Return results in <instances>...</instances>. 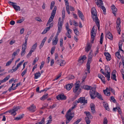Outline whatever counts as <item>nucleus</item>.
<instances>
[{
  "label": "nucleus",
  "mask_w": 124,
  "mask_h": 124,
  "mask_svg": "<svg viewBox=\"0 0 124 124\" xmlns=\"http://www.w3.org/2000/svg\"><path fill=\"white\" fill-rule=\"evenodd\" d=\"M96 97L101 100H103V99L102 97V95L100 93L97 92L96 93Z\"/></svg>",
  "instance_id": "obj_24"
},
{
  "label": "nucleus",
  "mask_w": 124,
  "mask_h": 124,
  "mask_svg": "<svg viewBox=\"0 0 124 124\" xmlns=\"http://www.w3.org/2000/svg\"><path fill=\"white\" fill-rule=\"evenodd\" d=\"M14 59V58H13L12 59H10L9 61H8L6 63V66H8L10 65Z\"/></svg>",
  "instance_id": "obj_39"
},
{
  "label": "nucleus",
  "mask_w": 124,
  "mask_h": 124,
  "mask_svg": "<svg viewBox=\"0 0 124 124\" xmlns=\"http://www.w3.org/2000/svg\"><path fill=\"white\" fill-rule=\"evenodd\" d=\"M95 30L94 26L91 30V38L93 39H94L96 35V32L95 31H94Z\"/></svg>",
  "instance_id": "obj_12"
},
{
  "label": "nucleus",
  "mask_w": 124,
  "mask_h": 124,
  "mask_svg": "<svg viewBox=\"0 0 124 124\" xmlns=\"http://www.w3.org/2000/svg\"><path fill=\"white\" fill-rule=\"evenodd\" d=\"M55 48V46H53L51 48V53L52 55L54 53Z\"/></svg>",
  "instance_id": "obj_50"
},
{
  "label": "nucleus",
  "mask_w": 124,
  "mask_h": 124,
  "mask_svg": "<svg viewBox=\"0 0 124 124\" xmlns=\"http://www.w3.org/2000/svg\"><path fill=\"white\" fill-rule=\"evenodd\" d=\"M106 37L108 39H112L113 38V36L111 33L109 31H107L106 33Z\"/></svg>",
  "instance_id": "obj_17"
},
{
  "label": "nucleus",
  "mask_w": 124,
  "mask_h": 124,
  "mask_svg": "<svg viewBox=\"0 0 124 124\" xmlns=\"http://www.w3.org/2000/svg\"><path fill=\"white\" fill-rule=\"evenodd\" d=\"M86 67L87 69V71L89 73L90 72V64H86Z\"/></svg>",
  "instance_id": "obj_46"
},
{
  "label": "nucleus",
  "mask_w": 124,
  "mask_h": 124,
  "mask_svg": "<svg viewBox=\"0 0 124 124\" xmlns=\"http://www.w3.org/2000/svg\"><path fill=\"white\" fill-rule=\"evenodd\" d=\"M96 1L95 2L96 4L99 7H100L103 10L104 14H106V9L103 6V2L101 0H95Z\"/></svg>",
  "instance_id": "obj_2"
},
{
  "label": "nucleus",
  "mask_w": 124,
  "mask_h": 124,
  "mask_svg": "<svg viewBox=\"0 0 124 124\" xmlns=\"http://www.w3.org/2000/svg\"><path fill=\"white\" fill-rule=\"evenodd\" d=\"M110 69L108 65H106L105 66V72H106L108 74L110 73Z\"/></svg>",
  "instance_id": "obj_22"
},
{
  "label": "nucleus",
  "mask_w": 124,
  "mask_h": 124,
  "mask_svg": "<svg viewBox=\"0 0 124 124\" xmlns=\"http://www.w3.org/2000/svg\"><path fill=\"white\" fill-rule=\"evenodd\" d=\"M27 69H25L24 70V71L21 74V75L23 77V76L27 72Z\"/></svg>",
  "instance_id": "obj_63"
},
{
  "label": "nucleus",
  "mask_w": 124,
  "mask_h": 124,
  "mask_svg": "<svg viewBox=\"0 0 124 124\" xmlns=\"http://www.w3.org/2000/svg\"><path fill=\"white\" fill-rule=\"evenodd\" d=\"M115 55L117 58L119 59L121 57V56L120 55V54L119 52H116V53Z\"/></svg>",
  "instance_id": "obj_52"
},
{
  "label": "nucleus",
  "mask_w": 124,
  "mask_h": 124,
  "mask_svg": "<svg viewBox=\"0 0 124 124\" xmlns=\"http://www.w3.org/2000/svg\"><path fill=\"white\" fill-rule=\"evenodd\" d=\"M80 86V85L78 84H75V87L73 88V92L77 93H78V92H80L78 90Z\"/></svg>",
  "instance_id": "obj_8"
},
{
  "label": "nucleus",
  "mask_w": 124,
  "mask_h": 124,
  "mask_svg": "<svg viewBox=\"0 0 124 124\" xmlns=\"http://www.w3.org/2000/svg\"><path fill=\"white\" fill-rule=\"evenodd\" d=\"M108 121L107 120V118L105 117L104 119V121L103 123V124H107Z\"/></svg>",
  "instance_id": "obj_64"
},
{
  "label": "nucleus",
  "mask_w": 124,
  "mask_h": 124,
  "mask_svg": "<svg viewBox=\"0 0 124 124\" xmlns=\"http://www.w3.org/2000/svg\"><path fill=\"white\" fill-rule=\"evenodd\" d=\"M78 15L82 20H84V17L83 14L79 10H78Z\"/></svg>",
  "instance_id": "obj_19"
},
{
  "label": "nucleus",
  "mask_w": 124,
  "mask_h": 124,
  "mask_svg": "<svg viewBox=\"0 0 124 124\" xmlns=\"http://www.w3.org/2000/svg\"><path fill=\"white\" fill-rule=\"evenodd\" d=\"M57 9V7L56 6H55L54 7L53 10H52L51 14V16L54 17L56 13V11Z\"/></svg>",
  "instance_id": "obj_21"
},
{
  "label": "nucleus",
  "mask_w": 124,
  "mask_h": 124,
  "mask_svg": "<svg viewBox=\"0 0 124 124\" xmlns=\"http://www.w3.org/2000/svg\"><path fill=\"white\" fill-rule=\"evenodd\" d=\"M91 13L92 18L93 21H94L97 26L98 29L99 30L100 27V25L99 24V21L98 18L97 17V12L95 8H93L91 9Z\"/></svg>",
  "instance_id": "obj_1"
},
{
  "label": "nucleus",
  "mask_w": 124,
  "mask_h": 124,
  "mask_svg": "<svg viewBox=\"0 0 124 124\" xmlns=\"http://www.w3.org/2000/svg\"><path fill=\"white\" fill-rule=\"evenodd\" d=\"M41 75V74L39 72H38L34 74V78L36 79L38 78L39 77H40Z\"/></svg>",
  "instance_id": "obj_27"
},
{
  "label": "nucleus",
  "mask_w": 124,
  "mask_h": 124,
  "mask_svg": "<svg viewBox=\"0 0 124 124\" xmlns=\"http://www.w3.org/2000/svg\"><path fill=\"white\" fill-rule=\"evenodd\" d=\"M108 90H109V91H111L114 94H115V90L111 87H109L108 88Z\"/></svg>",
  "instance_id": "obj_45"
},
{
  "label": "nucleus",
  "mask_w": 124,
  "mask_h": 124,
  "mask_svg": "<svg viewBox=\"0 0 124 124\" xmlns=\"http://www.w3.org/2000/svg\"><path fill=\"white\" fill-rule=\"evenodd\" d=\"M38 58H37V57L36 58L34 59V60L33 61V62L32 63V65H34L35 63L36 62L38 61Z\"/></svg>",
  "instance_id": "obj_56"
},
{
  "label": "nucleus",
  "mask_w": 124,
  "mask_h": 124,
  "mask_svg": "<svg viewBox=\"0 0 124 124\" xmlns=\"http://www.w3.org/2000/svg\"><path fill=\"white\" fill-rule=\"evenodd\" d=\"M93 54L92 51H91L89 54L88 59V60L87 61V64H90L91 62V59L92 58V55Z\"/></svg>",
  "instance_id": "obj_13"
},
{
  "label": "nucleus",
  "mask_w": 124,
  "mask_h": 124,
  "mask_svg": "<svg viewBox=\"0 0 124 124\" xmlns=\"http://www.w3.org/2000/svg\"><path fill=\"white\" fill-rule=\"evenodd\" d=\"M86 122L87 124H89L90 123V121L89 120V118H87V117H85V118Z\"/></svg>",
  "instance_id": "obj_54"
},
{
  "label": "nucleus",
  "mask_w": 124,
  "mask_h": 124,
  "mask_svg": "<svg viewBox=\"0 0 124 124\" xmlns=\"http://www.w3.org/2000/svg\"><path fill=\"white\" fill-rule=\"evenodd\" d=\"M117 25L116 26L118 32L119 34H120L121 31V26L120 25L121 23L120 19L119 18H118L116 21Z\"/></svg>",
  "instance_id": "obj_4"
},
{
  "label": "nucleus",
  "mask_w": 124,
  "mask_h": 124,
  "mask_svg": "<svg viewBox=\"0 0 124 124\" xmlns=\"http://www.w3.org/2000/svg\"><path fill=\"white\" fill-rule=\"evenodd\" d=\"M19 109V108L18 107H16L12 110H9L8 112L11 115H13L14 116H15L16 114V111H17Z\"/></svg>",
  "instance_id": "obj_7"
},
{
  "label": "nucleus",
  "mask_w": 124,
  "mask_h": 124,
  "mask_svg": "<svg viewBox=\"0 0 124 124\" xmlns=\"http://www.w3.org/2000/svg\"><path fill=\"white\" fill-rule=\"evenodd\" d=\"M65 62L64 61L62 60V62L60 63V65L62 66H63L65 65Z\"/></svg>",
  "instance_id": "obj_62"
},
{
  "label": "nucleus",
  "mask_w": 124,
  "mask_h": 124,
  "mask_svg": "<svg viewBox=\"0 0 124 124\" xmlns=\"http://www.w3.org/2000/svg\"><path fill=\"white\" fill-rule=\"evenodd\" d=\"M90 107L92 113L93 114L95 112V105L93 103H91L90 105Z\"/></svg>",
  "instance_id": "obj_11"
},
{
  "label": "nucleus",
  "mask_w": 124,
  "mask_h": 124,
  "mask_svg": "<svg viewBox=\"0 0 124 124\" xmlns=\"http://www.w3.org/2000/svg\"><path fill=\"white\" fill-rule=\"evenodd\" d=\"M103 105L104 107L106 110H107L108 111L110 110V109L108 107V104L107 103L104 102L103 103Z\"/></svg>",
  "instance_id": "obj_23"
},
{
  "label": "nucleus",
  "mask_w": 124,
  "mask_h": 124,
  "mask_svg": "<svg viewBox=\"0 0 124 124\" xmlns=\"http://www.w3.org/2000/svg\"><path fill=\"white\" fill-rule=\"evenodd\" d=\"M62 18L63 19L65 17V10L64 8H63L62 11Z\"/></svg>",
  "instance_id": "obj_41"
},
{
  "label": "nucleus",
  "mask_w": 124,
  "mask_h": 124,
  "mask_svg": "<svg viewBox=\"0 0 124 124\" xmlns=\"http://www.w3.org/2000/svg\"><path fill=\"white\" fill-rule=\"evenodd\" d=\"M58 41V39H55L52 42V44L53 45H56Z\"/></svg>",
  "instance_id": "obj_47"
},
{
  "label": "nucleus",
  "mask_w": 124,
  "mask_h": 124,
  "mask_svg": "<svg viewBox=\"0 0 124 124\" xmlns=\"http://www.w3.org/2000/svg\"><path fill=\"white\" fill-rule=\"evenodd\" d=\"M45 118L43 117L40 122L36 123L35 124H45Z\"/></svg>",
  "instance_id": "obj_36"
},
{
  "label": "nucleus",
  "mask_w": 124,
  "mask_h": 124,
  "mask_svg": "<svg viewBox=\"0 0 124 124\" xmlns=\"http://www.w3.org/2000/svg\"><path fill=\"white\" fill-rule=\"evenodd\" d=\"M24 115L23 114H22L20 116H19V117H16L15 118V120H18L21 119L24 116Z\"/></svg>",
  "instance_id": "obj_37"
},
{
  "label": "nucleus",
  "mask_w": 124,
  "mask_h": 124,
  "mask_svg": "<svg viewBox=\"0 0 124 124\" xmlns=\"http://www.w3.org/2000/svg\"><path fill=\"white\" fill-rule=\"evenodd\" d=\"M55 4V2L54 1H52L51 2L50 7V9L51 10H52L53 7Z\"/></svg>",
  "instance_id": "obj_48"
},
{
  "label": "nucleus",
  "mask_w": 124,
  "mask_h": 124,
  "mask_svg": "<svg viewBox=\"0 0 124 124\" xmlns=\"http://www.w3.org/2000/svg\"><path fill=\"white\" fill-rule=\"evenodd\" d=\"M10 77V76L9 75H8L5 78L2 80V81H3V82H6L9 79Z\"/></svg>",
  "instance_id": "obj_44"
},
{
  "label": "nucleus",
  "mask_w": 124,
  "mask_h": 124,
  "mask_svg": "<svg viewBox=\"0 0 124 124\" xmlns=\"http://www.w3.org/2000/svg\"><path fill=\"white\" fill-rule=\"evenodd\" d=\"M116 76L115 74H112L111 75V78L112 79L116 81Z\"/></svg>",
  "instance_id": "obj_40"
},
{
  "label": "nucleus",
  "mask_w": 124,
  "mask_h": 124,
  "mask_svg": "<svg viewBox=\"0 0 124 124\" xmlns=\"http://www.w3.org/2000/svg\"><path fill=\"white\" fill-rule=\"evenodd\" d=\"M77 102L78 103H80L81 104H85L87 103V101L85 100V97H81L78 99Z\"/></svg>",
  "instance_id": "obj_6"
},
{
  "label": "nucleus",
  "mask_w": 124,
  "mask_h": 124,
  "mask_svg": "<svg viewBox=\"0 0 124 124\" xmlns=\"http://www.w3.org/2000/svg\"><path fill=\"white\" fill-rule=\"evenodd\" d=\"M74 31L75 33L77 35H78L79 34V32L78 31L77 29L76 28L74 30Z\"/></svg>",
  "instance_id": "obj_55"
},
{
  "label": "nucleus",
  "mask_w": 124,
  "mask_h": 124,
  "mask_svg": "<svg viewBox=\"0 0 124 124\" xmlns=\"http://www.w3.org/2000/svg\"><path fill=\"white\" fill-rule=\"evenodd\" d=\"M72 117H70L68 116L66 117L67 119L66 121V124H67L72 119Z\"/></svg>",
  "instance_id": "obj_35"
},
{
  "label": "nucleus",
  "mask_w": 124,
  "mask_h": 124,
  "mask_svg": "<svg viewBox=\"0 0 124 124\" xmlns=\"http://www.w3.org/2000/svg\"><path fill=\"white\" fill-rule=\"evenodd\" d=\"M26 48H24L23 46H22V51L21 53V55L22 56H23L25 53V49Z\"/></svg>",
  "instance_id": "obj_29"
},
{
  "label": "nucleus",
  "mask_w": 124,
  "mask_h": 124,
  "mask_svg": "<svg viewBox=\"0 0 124 124\" xmlns=\"http://www.w3.org/2000/svg\"><path fill=\"white\" fill-rule=\"evenodd\" d=\"M84 113L86 114L87 117V118L90 119H92L93 118V117L92 116L91 114V113L89 112L85 111Z\"/></svg>",
  "instance_id": "obj_18"
},
{
  "label": "nucleus",
  "mask_w": 124,
  "mask_h": 124,
  "mask_svg": "<svg viewBox=\"0 0 124 124\" xmlns=\"http://www.w3.org/2000/svg\"><path fill=\"white\" fill-rule=\"evenodd\" d=\"M49 24V26L48 27H46V28L48 29V30H49L50 29V28L52 27L53 26V23H52L51 24Z\"/></svg>",
  "instance_id": "obj_58"
},
{
  "label": "nucleus",
  "mask_w": 124,
  "mask_h": 124,
  "mask_svg": "<svg viewBox=\"0 0 124 124\" xmlns=\"http://www.w3.org/2000/svg\"><path fill=\"white\" fill-rule=\"evenodd\" d=\"M62 23L61 22H58V32L60 33L61 32V30L62 29Z\"/></svg>",
  "instance_id": "obj_15"
},
{
  "label": "nucleus",
  "mask_w": 124,
  "mask_h": 124,
  "mask_svg": "<svg viewBox=\"0 0 124 124\" xmlns=\"http://www.w3.org/2000/svg\"><path fill=\"white\" fill-rule=\"evenodd\" d=\"M123 44V41H120L119 42L118 46L119 48L121 49L122 47Z\"/></svg>",
  "instance_id": "obj_49"
},
{
  "label": "nucleus",
  "mask_w": 124,
  "mask_h": 124,
  "mask_svg": "<svg viewBox=\"0 0 124 124\" xmlns=\"http://www.w3.org/2000/svg\"><path fill=\"white\" fill-rule=\"evenodd\" d=\"M108 88L107 87L106 90H103V92L105 94L108 96H110V92H108L107 90H108Z\"/></svg>",
  "instance_id": "obj_28"
},
{
  "label": "nucleus",
  "mask_w": 124,
  "mask_h": 124,
  "mask_svg": "<svg viewBox=\"0 0 124 124\" xmlns=\"http://www.w3.org/2000/svg\"><path fill=\"white\" fill-rule=\"evenodd\" d=\"M56 98L58 100H65L66 99V97L64 94H59L57 96Z\"/></svg>",
  "instance_id": "obj_9"
},
{
  "label": "nucleus",
  "mask_w": 124,
  "mask_h": 124,
  "mask_svg": "<svg viewBox=\"0 0 124 124\" xmlns=\"http://www.w3.org/2000/svg\"><path fill=\"white\" fill-rule=\"evenodd\" d=\"M46 41V39H43L42 40V43L39 46V47L40 49L43 47Z\"/></svg>",
  "instance_id": "obj_38"
},
{
  "label": "nucleus",
  "mask_w": 124,
  "mask_h": 124,
  "mask_svg": "<svg viewBox=\"0 0 124 124\" xmlns=\"http://www.w3.org/2000/svg\"><path fill=\"white\" fill-rule=\"evenodd\" d=\"M86 58V57L85 55H84L83 56H81L79 58L78 61L79 62H81V60L83 61Z\"/></svg>",
  "instance_id": "obj_25"
},
{
  "label": "nucleus",
  "mask_w": 124,
  "mask_h": 124,
  "mask_svg": "<svg viewBox=\"0 0 124 124\" xmlns=\"http://www.w3.org/2000/svg\"><path fill=\"white\" fill-rule=\"evenodd\" d=\"M74 114L72 113H70L68 115V114H66L65 115V117L66 116H68L70 117H72V118L74 116Z\"/></svg>",
  "instance_id": "obj_42"
},
{
  "label": "nucleus",
  "mask_w": 124,
  "mask_h": 124,
  "mask_svg": "<svg viewBox=\"0 0 124 124\" xmlns=\"http://www.w3.org/2000/svg\"><path fill=\"white\" fill-rule=\"evenodd\" d=\"M49 30H48V29H47L46 28L43 31L42 33V34H45Z\"/></svg>",
  "instance_id": "obj_57"
},
{
  "label": "nucleus",
  "mask_w": 124,
  "mask_h": 124,
  "mask_svg": "<svg viewBox=\"0 0 124 124\" xmlns=\"http://www.w3.org/2000/svg\"><path fill=\"white\" fill-rule=\"evenodd\" d=\"M111 100L112 101V102L114 103L116 102V100L115 99L114 97L113 96H112L111 97Z\"/></svg>",
  "instance_id": "obj_60"
},
{
  "label": "nucleus",
  "mask_w": 124,
  "mask_h": 124,
  "mask_svg": "<svg viewBox=\"0 0 124 124\" xmlns=\"http://www.w3.org/2000/svg\"><path fill=\"white\" fill-rule=\"evenodd\" d=\"M24 61V60H23L20 62L17 65V66L14 69L9 70L8 71V73H13L14 72L16 71L18 69V68L20 66L22 63Z\"/></svg>",
  "instance_id": "obj_5"
},
{
  "label": "nucleus",
  "mask_w": 124,
  "mask_h": 124,
  "mask_svg": "<svg viewBox=\"0 0 124 124\" xmlns=\"http://www.w3.org/2000/svg\"><path fill=\"white\" fill-rule=\"evenodd\" d=\"M20 50L19 49H17L16 51L15 52H14L12 54V56H14V57L16 55H17L18 54Z\"/></svg>",
  "instance_id": "obj_34"
},
{
  "label": "nucleus",
  "mask_w": 124,
  "mask_h": 124,
  "mask_svg": "<svg viewBox=\"0 0 124 124\" xmlns=\"http://www.w3.org/2000/svg\"><path fill=\"white\" fill-rule=\"evenodd\" d=\"M36 108L35 106H34L33 104H32L31 106L28 108L27 109H28L31 112H33L35 111Z\"/></svg>",
  "instance_id": "obj_16"
},
{
  "label": "nucleus",
  "mask_w": 124,
  "mask_h": 124,
  "mask_svg": "<svg viewBox=\"0 0 124 124\" xmlns=\"http://www.w3.org/2000/svg\"><path fill=\"white\" fill-rule=\"evenodd\" d=\"M37 43H36L35 44L33 45L31 49L34 51L37 46Z\"/></svg>",
  "instance_id": "obj_43"
},
{
  "label": "nucleus",
  "mask_w": 124,
  "mask_h": 124,
  "mask_svg": "<svg viewBox=\"0 0 124 124\" xmlns=\"http://www.w3.org/2000/svg\"><path fill=\"white\" fill-rule=\"evenodd\" d=\"M27 41V39H25L24 43L22 45V46H24V48H26Z\"/></svg>",
  "instance_id": "obj_53"
},
{
  "label": "nucleus",
  "mask_w": 124,
  "mask_h": 124,
  "mask_svg": "<svg viewBox=\"0 0 124 124\" xmlns=\"http://www.w3.org/2000/svg\"><path fill=\"white\" fill-rule=\"evenodd\" d=\"M66 8L67 12L69 14H70V12L69 11V6H67L66 7Z\"/></svg>",
  "instance_id": "obj_59"
},
{
  "label": "nucleus",
  "mask_w": 124,
  "mask_h": 124,
  "mask_svg": "<svg viewBox=\"0 0 124 124\" xmlns=\"http://www.w3.org/2000/svg\"><path fill=\"white\" fill-rule=\"evenodd\" d=\"M13 7L16 11L20 10V7L19 6H17L16 5H13Z\"/></svg>",
  "instance_id": "obj_33"
},
{
  "label": "nucleus",
  "mask_w": 124,
  "mask_h": 124,
  "mask_svg": "<svg viewBox=\"0 0 124 124\" xmlns=\"http://www.w3.org/2000/svg\"><path fill=\"white\" fill-rule=\"evenodd\" d=\"M111 8L113 13L114 15L115 16H116V13L117 12V9L114 5H112L111 6Z\"/></svg>",
  "instance_id": "obj_14"
},
{
  "label": "nucleus",
  "mask_w": 124,
  "mask_h": 124,
  "mask_svg": "<svg viewBox=\"0 0 124 124\" xmlns=\"http://www.w3.org/2000/svg\"><path fill=\"white\" fill-rule=\"evenodd\" d=\"M72 87L71 85L69 84L66 85V88L67 90L69 91L70 90Z\"/></svg>",
  "instance_id": "obj_32"
},
{
  "label": "nucleus",
  "mask_w": 124,
  "mask_h": 124,
  "mask_svg": "<svg viewBox=\"0 0 124 124\" xmlns=\"http://www.w3.org/2000/svg\"><path fill=\"white\" fill-rule=\"evenodd\" d=\"M113 110L114 111H116L117 110L118 112L121 115V114L122 113L121 110L119 107H117L115 108H113Z\"/></svg>",
  "instance_id": "obj_20"
},
{
  "label": "nucleus",
  "mask_w": 124,
  "mask_h": 124,
  "mask_svg": "<svg viewBox=\"0 0 124 124\" xmlns=\"http://www.w3.org/2000/svg\"><path fill=\"white\" fill-rule=\"evenodd\" d=\"M92 44L89 42H87L86 44V46L85 48V51L87 52L90 50Z\"/></svg>",
  "instance_id": "obj_10"
},
{
  "label": "nucleus",
  "mask_w": 124,
  "mask_h": 124,
  "mask_svg": "<svg viewBox=\"0 0 124 124\" xmlns=\"http://www.w3.org/2000/svg\"><path fill=\"white\" fill-rule=\"evenodd\" d=\"M54 18V17H53V16H51L49 18L48 22L46 24L47 26H48L49 25V24L50 23L53 21Z\"/></svg>",
  "instance_id": "obj_31"
},
{
  "label": "nucleus",
  "mask_w": 124,
  "mask_h": 124,
  "mask_svg": "<svg viewBox=\"0 0 124 124\" xmlns=\"http://www.w3.org/2000/svg\"><path fill=\"white\" fill-rule=\"evenodd\" d=\"M48 95L47 93H46V94L44 95L41 97L40 98V100H44L46 99L48 97Z\"/></svg>",
  "instance_id": "obj_30"
},
{
  "label": "nucleus",
  "mask_w": 124,
  "mask_h": 124,
  "mask_svg": "<svg viewBox=\"0 0 124 124\" xmlns=\"http://www.w3.org/2000/svg\"><path fill=\"white\" fill-rule=\"evenodd\" d=\"M106 59L108 61H110L111 59V57L110 55L106 57Z\"/></svg>",
  "instance_id": "obj_61"
},
{
  "label": "nucleus",
  "mask_w": 124,
  "mask_h": 124,
  "mask_svg": "<svg viewBox=\"0 0 124 124\" xmlns=\"http://www.w3.org/2000/svg\"><path fill=\"white\" fill-rule=\"evenodd\" d=\"M110 73H108V74H106V75H105V76L107 77V80L109 81L110 79Z\"/></svg>",
  "instance_id": "obj_51"
},
{
  "label": "nucleus",
  "mask_w": 124,
  "mask_h": 124,
  "mask_svg": "<svg viewBox=\"0 0 124 124\" xmlns=\"http://www.w3.org/2000/svg\"><path fill=\"white\" fill-rule=\"evenodd\" d=\"M96 89L95 88H93L92 89L90 90L89 94L91 98L93 99H94L96 97Z\"/></svg>",
  "instance_id": "obj_3"
},
{
  "label": "nucleus",
  "mask_w": 124,
  "mask_h": 124,
  "mask_svg": "<svg viewBox=\"0 0 124 124\" xmlns=\"http://www.w3.org/2000/svg\"><path fill=\"white\" fill-rule=\"evenodd\" d=\"M93 87L90 86L86 85L84 87V88L85 89L87 90H89L92 89Z\"/></svg>",
  "instance_id": "obj_26"
}]
</instances>
